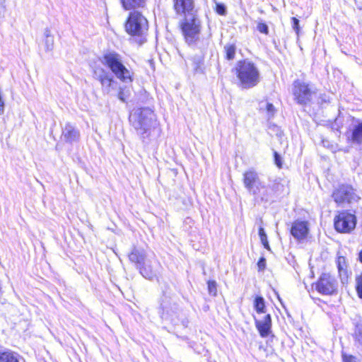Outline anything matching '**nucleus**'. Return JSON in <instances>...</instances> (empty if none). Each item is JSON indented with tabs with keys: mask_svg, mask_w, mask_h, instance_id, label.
Returning a JSON list of instances; mask_svg holds the SVG:
<instances>
[{
	"mask_svg": "<svg viewBox=\"0 0 362 362\" xmlns=\"http://www.w3.org/2000/svg\"><path fill=\"white\" fill-rule=\"evenodd\" d=\"M129 121L143 140L151 136L153 132H160L156 115L150 108H138L134 110L129 116Z\"/></svg>",
	"mask_w": 362,
	"mask_h": 362,
	"instance_id": "nucleus-1",
	"label": "nucleus"
},
{
	"mask_svg": "<svg viewBox=\"0 0 362 362\" xmlns=\"http://www.w3.org/2000/svg\"><path fill=\"white\" fill-rule=\"evenodd\" d=\"M185 42L189 46L197 47L202 51L207 49L209 38L200 39L201 21L197 15L184 18L180 23Z\"/></svg>",
	"mask_w": 362,
	"mask_h": 362,
	"instance_id": "nucleus-2",
	"label": "nucleus"
},
{
	"mask_svg": "<svg viewBox=\"0 0 362 362\" xmlns=\"http://www.w3.org/2000/svg\"><path fill=\"white\" fill-rule=\"evenodd\" d=\"M235 70L242 88H254L261 81V74L257 65L248 59L238 61Z\"/></svg>",
	"mask_w": 362,
	"mask_h": 362,
	"instance_id": "nucleus-3",
	"label": "nucleus"
},
{
	"mask_svg": "<svg viewBox=\"0 0 362 362\" xmlns=\"http://www.w3.org/2000/svg\"><path fill=\"white\" fill-rule=\"evenodd\" d=\"M103 63L117 78L124 83L132 81L130 71L122 63V57L113 51L107 52L103 55Z\"/></svg>",
	"mask_w": 362,
	"mask_h": 362,
	"instance_id": "nucleus-4",
	"label": "nucleus"
},
{
	"mask_svg": "<svg viewBox=\"0 0 362 362\" xmlns=\"http://www.w3.org/2000/svg\"><path fill=\"white\" fill-rule=\"evenodd\" d=\"M148 29L146 18L139 11L130 12L125 24L127 33L132 36L143 37Z\"/></svg>",
	"mask_w": 362,
	"mask_h": 362,
	"instance_id": "nucleus-5",
	"label": "nucleus"
},
{
	"mask_svg": "<svg viewBox=\"0 0 362 362\" xmlns=\"http://www.w3.org/2000/svg\"><path fill=\"white\" fill-rule=\"evenodd\" d=\"M313 287L320 294L325 296L337 295L338 282L336 278L329 273L322 274Z\"/></svg>",
	"mask_w": 362,
	"mask_h": 362,
	"instance_id": "nucleus-6",
	"label": "nucleus"
},
{
	"mask_svg": "<svg viewBox=\"0 0 362 362\" xmlns=\"http://www.w3.org/2000/svg\"><path fill=\"white\" fill-rule=\"evenodd\" d=\"M161 317L163 319L170 320L177 324L182 320V313L179 305L172 298L165 296L161 301Z\"/></svg>",
	"mask_w": 362,
	"mask_h": 362,
	"instance_id": "nucleus-7",
	"label": "nucleus"
},
{
	"mask_svg": "<svg viewBox=\"0 0 362 362\" xmlns=\"http://www.w3.org/2000/svg\"><path fill=\"white\" fill-rule=\"evenodd\" d=\"M334 228L339 233H350L356 227V217L348 211H341L334 217Z\"/></svg>",
	"mask_w": 362,
	"mask_h": 362,
	"instance_id": "nucleus-8",
	"label": "nucleus"
},
{
	"mask_svg": "<svg viewBox=\"0 0 362 362\" xmlns=\"http://www.w3.org/2000/svg\"><path fill=\"white\" fill-rule=\"evenodd\" d=\"M293 93L298 103L305 105L311 100L315 91L309 87L308 84L297 80L293 83Z\"/></svg>",
	"mask_w": 362,
	"mask_h": 362,
	"instance_id": "nucleus-9",
	"label": "nucleus"
},
{
	"mask_svg": "<svg viewBox=\"0 0 362 362\" xmlns=\"http://www.w3.org/2000/svg\"><path fill=\"white\" fill-rule=\"evenodd\" d=\"M245 187L252 194L257 195L264 185L259 180L258 174L253 170L246 171L243 174Z\"/></svg>",
	"mask_w": 362,
	"mask_h": 362,
	"instance_id": "nucleus-10",
	"label": "nucleus"
},
{
	"mask_svg": "<svg viewBox=\"0 0 362 362\" xmlns=\"http://www.w3.org/2000/svg\"><path fill=\"white\" fill-rule=\"evenodd\" d=\"M332 197L338 204H342L344 202L350 203L358 199L354 189L349 185H344L339 186L333 192Z\"/></svg>",
	"mask_w": 362,
	"mask_h": 362,
	"instance_id": "nucleus-11",
	"label": "nucleus"
},
{
	"mask_svg": "<svg viewBox=\"0 0 362 362\" xmlns=\"http://www.w3.org/2000/svg\"><path fill=\"white\" fill-rule=\"evenodd\" d=\"M173 6L176 13L184 18L197 15L194 0H173Z\"/></svg>",
	"mask_w": 362,
	"mask_h": 362,
	"instance_id": "nucleus-12",
	"label": "nucleus"
},
{
	"mask_svg": "<svg viewBox=\"0 0 362 362\" xmlns=\"http://www.w3.org/2000/svg\"><path fill=\"white\" fill-rule=\"evenodd\" d=\"M308 225L307 221H296L291 228V235L297 240H303L308 233Z\"/></svg>",
	"mask_w": 362,
	"mask_h": 362,
	"instance_id": "nucleus-13",
	"label": "nucleus"
},
{
	"mask_svg": "<svg viewBox=\"0 0 362 362\" xmlns=\"http://www.w3.org/2000/svg\"><path fill=\"white\" fill-rule=\"evenodd\" d=\"M255 323L262 337H267L269 335L272 328V317L269 314L265 315L262 320L255 319Z\"/></svg>",
	"mask_w": 362,
	"mask_h": 362,
	"instance_id": "nucleus-14",
	"label": "nucleus"
},
{
	"mask_svg": "<svg viewBox=\"0 0 362 362\" xmlns=\"http://www.w3.org/2000/svg\"><path fill=\"white\" fill-rule=\"evenodd\" d=\"M62 137L66 142H76L79 140L80 132L74 125L67 123L62 129Z\"/></svg>",
	"mask_w": 362,
	"mask_h": 362,
	"instance_id": "nucleus-15",
	"label": "nucleus"
},
{
	"mask_svg": "<svg viewBox=\"0 0 362 362\" xmlns=\"http://www.w3.org/2000/svg\"><path fill=\"white\" fill-rule=\"evenodd\" d=\"M129 259L135 264L136 269L148 259L146 251L144 249L134 247L129 254Z\"/></svg>",
	"mask_w": 362,
	"mask_h": 362,
	"instance_id": "nucleus-16",
	"label": "nucleus"
},
{
	"mask_svg": "<svg viewBox=\"0 0 362 362\" xmlns=\"http://www.w3.org/2000/svg\"><path fill=\"white\" fill-rule=\"evenodd\" d=\"M140 274L147 279H152L156 276V273L153 269L152 262L150 259H148L139 267L137 268Z\"/></svg>",
	"mask_w": 362,
	"mask_h": 362,
	"instance_id": "nucleus-17",
	"label": "nucleus"
},
{
	"mask_svg": "<svg viewBox=\"0 0 362 362\" xmlns=\"http://www.w3.org/2000/svg\"><path fill=\"white\" fill-rule=\"evenodd\" d=\"M126 10L144 8L146 4V0H120Z\"/></svg>",
	"mask_w": 362,
	"mask_h": 362,
	"instance_id": "nucleus-18",
	"label": "nucleus"
},
{
	"mask_svg": "<svg viewBox=\"0 0 362 362\" xmlns=\"http://www.w3.org/2000/svg\"><path fill=\"white\" fill-rule=\"evenodd\" d=\"M20 356L18 354L6 351L0 352V362H20Z\"/></svg>",
	"mask_w": 362,
	"mask_h": 362,
	"instance_id": "nucleus-19",
	"label": "nucleus"
},
{
	"mask_svg": "<svg viewBox=\"0 0 362 362\" xmlns=\"http://www.w3.org/2000/svg\"><path fill=\"white\" fill-rule=\"evenodd\" d=\"M351 141L357 144H362V123L356 125L352 131Z\"/></svg>",
	"mask_w": 362,
	"mask_h": 362,
	"instance_id": "nucleus-20",
	"label": "nucleus"
},
{
	"mask_svg": "<svg viewBox=\"0 0 362 362\" xmlns=\"http://www.w3.org/2000/svg\"><path fill=\"white\" fill-rule=\"evenodd\" d=\"M100 83L103 91L106 92L107 94L110 93L112 90L115 89L117 85V82L113 79L111 75Z\"/></svg>",
	"mask_w": 362,
	"mask_h": 362,
	"instance_id": "nucleus-21",
	"label": "nucleus"
},
{
	"mask_svg": "<svg viewBox=\"0 0 362 362\" xmlns=\"http://www.w3.org/2000/svg\"><path fill=\"white\" fill-rule=\"evenodd\" d=\"M337 263L339 276L341 278V281H343L344 278H347L346 264L345 257H339Z\"/></svg>",
	"mask_w": 362,
	"mask_h": 362,
	"instance_id": "nucleus-22",
	"label": "nucleus"
},
{
	"mask_svg": "<svg viewBox=\"0 0 362 362\" xmlns=\"http://www.w3.org/2000/svg\"><path fill=\"white\" fill-rule=\"evenodd\" d=\"M44 35L45 37V50L47 52L52 51L54 48V37L52 35L51 30L48 28H46L45 30Z\"/></svg>",
	"mask_w": 362,
	"mask_h": 362,
	"instance_id": "nucleus-23",
	"label": "nucleus"
},
{
	"mask_svg": "<svg viewBox=\"0 0 362 362\" xmlns=\"http://www.w3.org/2000/svg\"><path fill=\"white\" fill-rule=\"evenodd\" d=\"M254 308L257 313H265L264 299L262 296H257L254 300Z\"/></svg>",
	"mask_w": 362,
	"mask_h": 362,
	"instance_id": "nucleus-24",
	"label": "nucleus"
},
{
	"mask_svg": "<svg viewBox=\"0 0 362 362\" xmlns=\"http://www.w3.org/2000/svg\"><path fill=\"white\" fill-rule=\"evenodd\" d=\"M224 51L226 52V58L228 60H233L235 58L236 46L234 44H226L224 46Z\"/></svg>",
	"mask_w": 362,
	"mask_h": 362,
	"instance_id": "nucleus-25",
	"label": "nucleus"
},
{
	"mask_svg": "<svg viewBox=\"0 0 362 362\" xmlns=\"http://www.w3.org/2000/svg\"><path fill=\"white\" fill-rule=\"evenodd\" d=\"M259 109L261 110H266L268 117H273L276 112L274 106L272 103H269L268 102L260 103Z\"/></svg>",
	"mask_w": 362,
	"mask_h": 362,
	"instance_id": "nucleus-26",
	"label": "nucleus"
},
{
	"mask_svg": "<svg viewBox=\"0 0 362 362\" xmlns=\"http://www.w3.org/2000/svg\"><path fill=\"white\" fill-rule=\"evenodd\" d=\"M129 96H130V90L129 88H127V87H124V88L120 87L119 88V90L117 93V98L119 100H121L123 103H125L127 101V100L129 98Z\"/></svg>",
	"mask_w": 362,
	"mask_h": 362,
	"instance_id": "nucleus-27",
	"label": "nucleus"
},
{
	"mask_svg": "<svg viewBox=\"0 0 362 362\" xmlns=\"http://www.w3.org/2000/svg\"><path fill=\"white\" fill-rule=\"evenodd\" d=\"M259 235L261 243L263 245L265 249H267V250H271V248L269 247V242L267 240V234L264 231V229L262 226H260L259 228Z\"/></svg>",
	"mask_w": 362,
	"mask_h": 362,
	"instance_id": "nucleus-28",
	"label": "nucleus"
},
{
	"mask_svg": "<svg viewBox=\"0 0 362 362\" xmlns=\"http://www.w3.org/2000/svg\"><path fill=\"white\" fill-rule=\"evenodd\" d=\"M355 341L362 345V324L357 323L354 333Z\"/></svg>",
	"mask_w": 362,
	"mask_h": 362,
	"instance_id": "nucleus-29",
	"label": "nucleus"
},
{
	"mask_svg": "<svg viewBox=\"0 0 362 362\" xmlns=\"http://www.w3.org/2000/svg\"><path fill=\"white\" fill-rule=\"evenodd\" d=\"M203 55H199L192 58V66L194 71L198 72L201 71V66L203 64Z\"/></svg>",
	"mask_w": 362,
	"mask_h": 362,
	"instance_id": "nucleus-30",
	"label": "nucleus"
},
{
	"mask_svg": "<svg viewBox=\"0 0 362 362\" xmlns=\"http://www.w3.org/2000/svg\"><path fill=\"white\" fill-rule=\"evenodd\" d=\"M356 290L358 297L362 299V273L356 277Z\"/></svg>",
	"mask_w": 362,
	"mask_h": 362,
	"instance_id": "nucleus-31",
	"label": "nucleus"
},
{
	"mask_svg": "<svg viewBox=\"0 0 362 362\" xmlns=\"http://www.w3.org/2000/svg\"><path fill=\"white\" fill-rule=\"evenodd\" d=\"M257 30L259 32H260L261 33H263L265 35H268V33H269V27L264 23H262V22L258 23L257 25Z\"/></svg>",
	"mask_w": 362,
	"mask_h": 362,
	"instance_id": "nucleus-32",
	"label": "nucleus"
},
{
	"mask_svg": "<svg viewBox=\"0 0 362 362\" xmlns=\"http://www.w3.org/2000/svg\"><path fill=\"white\" fill-rule=\"evenodd\" d=\"M216 11L219 15L225 16L226 14V7L223 4L216 3Z\"/></svg>",
	"mask_w": 362,
	"mask_h": 362,
	"instance_id": "nucleus-33",
	"label": "nucleus"
},
{
	"mask_svg": "<svg viewBox=\"0 0 362 362\" xmlns=\"http://www.w3.org/2000/svg\"><path fill=\"white\" fill-rule=\"evenodd\" d=\"M292 27L296 35H298L300 32L299 21L296 17L291 18Z\"/></svg>",
	"mask_w": 362,
	"mask_h": 362,
	"instance_id": "nucleus-34",
	"label": "nucleus"
},
{
	"mask_svg": "<svg viewBox=\"0 0 362 362\" xmlns=\"http://www.w3.org/2000/svg\"><path fill=\"white\" fill-rule=\"evenodd\" d=\"M106 73H108L107 71H105L103 68L100 66H95L93 69V77L95 78L98 76L103 75Z\"/></svg>",
	"mask_w": 362,
	"mask_h": 362,
	"instance_id": "nucleus-35",
	"label": "nucleus"
},
{
	"mask_svg": "<svg viewBox=\"0 0 362 362\" xmlns=\"http://www.w3.org/2000/svg\"><path fill=\"white\" fill-rule=\"evenodd\" d=\"M208 289L210 294L216 296V284L215 281L208 282Z\"/></svg>",
	"mask_w": 362,
	"mask_h": 362,
	"instance_id": "nucleus-36",
	"label": "nucleus"
},
{
	"mask_svg": "<svg viewBox=\"0 0 362 362\" xmlns=\"http://www.w3.org/2000/svg\"><path fill=\"white\" fill-rule=\"evenodd\" d=\"M274 163L276 165V166L279 168L282 166V162H281V158L280 155L276 152L274 151Z\"/></svg>",
	"mask_w": 362,
	"mask_h": 362,
	"instance_id": "nucleus-37",
	"label": "nucleus"
},
{
	"mask_svg": "<svg viewBox=\"0 0 362 362\" xmlns=\"http://www.w3.org/2000/svg\"><path fill=\"white\" fill-rule=\"evenodd\" d=\"M343 361L344 362H357V359L356 357L353 356L346 355H343Z\"/></svg>",
	"mask_w": 362,
	"mask_h": 362,
	"instance_id": "nucleus-38",
	"label": "nucleus"
},
{
	"mask_svg": "<svg viewBox=\"0 0 362 362\" xmlns=\"http://www.w3.org/2000/svg\"><path fill=\"white\" fill-rule=\"evenodd\" d=\"M257 265L259 270H263L266 266V259L264 257H261L257 262Z\"/></svg>",
	"mask_w": 362,
	"mask_h": 362,
	"instance_id": "nucleus-39",
	"label": "nucleus"
},
{
	"mask_svg": "<svg viewBox=\"0 0 362 362\" xmlns=\"http://www.w3.org/2000/svg\"><path fill=\"white\" fill-rule=\"evenodd\" d=\"M110 76V73H106L103 75L98 76L95 77V78L98 81H99L100 83H102L103 81H105L106 78H107Z\"/></svg>",
	"mask_w": 362,
	"mask_h": 362,
	"instance_id": "nucleus-40",
	"label": "nucleus"
},
{
	"mask_svg": "<svg viewBox=\"0 0 362 362\" xmlns=\"http://www.w3.org/2000/svg\"><path fill=\"white\" fill-rule=\"evenodd\" d=\"M358 259L362 263V250L359 252Z\"/></svg>",
	"mask_w": 362,
	"mask_h": 362,
	"instance_id": "nucleus-41",
	"label": "nucleus"
}]
</instances>
